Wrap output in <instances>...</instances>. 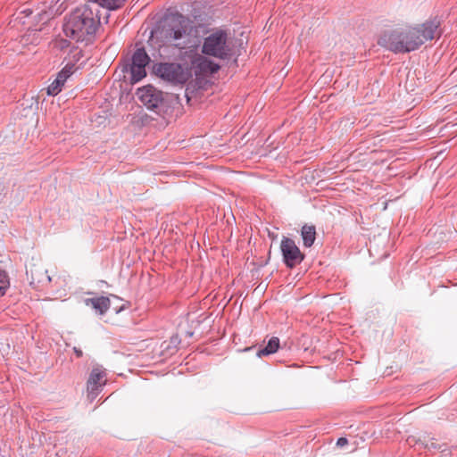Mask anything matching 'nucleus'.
I'll use <instances>...</instances> for the list:
<instances>
[{
  "mask_svg": "<svg viewBox=\"0 0 457 457\" xmlns=\"http://www.w3.org/2000/svg\"><path fill=\"white\" fill-rule=\"evenodd\" d=\"M440 21L435 17L416 26L386 30L378 44L395 54H405L419 49L426 41L441 37Z\"/></svg>",
  "mask_w": 457,
  "mask_h": 457,
  "instance_id": "obj_1",
  "label": "nucleus"
},
{
  "mask_svg": "<svg viewBox=\"0 0 457 457\" xmlns=\"http://www.w3.org/2000/svg\"><path fill=\"white\" fill-rule=\"evenodd\" d=\"M98 12L90 3L77 7L63 24L65 36L76 42L92 43L100 26Z\"/></svg>",
  "mask_w": 457,
  "mask_h": 457,
  "instance_id": "obj_2",
  "label": "nucleus"
},
{
  "mask_svg": "<svg viewBox=\"0 0 457 457\" xmlns=\"http://www.w3.org/2000/svg\"><path fill=\"white\" fill-rule=\"evenodd\" d=\"M137 96L141 103L159 116L164 118L171 112L173 96L157 89L152 85L138 88Z\"/></svg>",
  "mask_w": 457,
  "mask_h": 457,
  "instance_id": "obj_3",
  "label": "nucleus"
},
{
  "mask_svg": "<svg viewBox=\"0 0 457 457\" xmlns=\"http://www.w3.org/2000/svg\"><path fill=\"white\" fill-rule=\"evenodd\" d=\"M202 53L221 60H227L233 55V48L228 43V33L221 29H214L207 36L202 46Z\"/></svg>",
  "mask_w": 457,
  "mask_h": 457,
  "instance_id": "obj_4",
  "label": "nucleus"
},
{
  "mask_svg": "<svg viewBox=\"0 0 457 457\" xmlns=\"http://www.w3.org/2000/svg\"><path fill=\"white\" fill-rule=\"evenodd\" d=\"M191 30L189 21L182 14L179 15V20L173 24L169 25L164 29V38L167 44L180 50L191 47Z\"/></svg>",
  "mask_w": 457,
  "mask_h": 457,
  "instance_id": "obj_5",
  "label": "nucleus"
},
{
  "mask_svg": "<svg viewBox=\"0 0 457 457\" xmlns=\"http://www.w3.org/2000/svg\"><path fill=\"white\" fill-rule=\"evenodd\" d=\"M135 47L131 58L124 67L126 71H129L132 83L138 82L146 76L145 67L151 61L141 42H137Z\"/></svg>",
  "mask_w": 457,
  "mask_h": 457,
  "instance_id": "obj_6",
  "label": "nucleus"
},
{
  "mask_svg": "<svg viewBox=\"0 0 457 457\" xmlns=\"http://www.w3.org/2000/svg\"><path fill=\"white\" fill-rule=\"evenodd\" d=\"M154 73L173 84H184L191 77L187 67L177 62H160L154 67Z\"/></svg>",
  "mask_w": 457,
  "mask_h": 457,
  "instance_id": "obj_7",
  "label": "nucleus"
},
{
  "mask_svg": "<svg viewBox=\"0 0 457 457\" xmlns=\"http://www.w3.org/2000/svg\"><path fill=\"white\" fill-rule=\"evenodd\" d=\"M106 382V370L102 365H95L92 368L87 381V397L91 402L97 397Z\"/></svg>",
  "mask_w": 457,
  "mask_h": 457,
  "instance_id": "obj_8",
  "label": "nucleus"
},
{
  "mask_svg": "<svg viewBox=\"0 0 457 457\" xmlns=\"http://www.w3.org/2000/svg\"><path fill=\"white\" fill-rule=\"evenodd\" d=\"M280 250L283 256L285 265L293 269L299 265L304 259L305 255L301 252L295 242L289 237H283L280 243Z\"/></svg>",
  "mask_w": 457,
  "mask_h": 457,
  "instance_id": "obj_9",
  "label": "nucleus"
},
{
  "mask_svg": "<svg viewBox=\"0 0 457 457\" xmlns=\"http://www.w3.org/2000/svg\"><path fill=\"white\" fill-rule=\"evenodd\" d=\"M26 276L29 285L37 290H41L51 281L47 270L41 264L30 263L29 267H27Z\"/></svg>",
  "mask_w": 457,
  "mask_h": 457,
  "instance_id": "obj_10",
  "label": "nucleus"
},
{
  "mask_svg": "<svg viewBox=\"0 0 457 457\" xmlns=\"http://www.w3.org/2000/svg\"><path fill=\"white\" fill-rule=\"evenodd\" d=\"M220 66L204 55L197 54L191 62L195 76H208L216 73Z\"/></svg>",
  "mask_w": 457,
  "mask_h": 457,
  "instance_id": "obj_11",
  "label": "nucleus"
},
{
  "mask_svg": "<svg viewBox=\"0 0 457 457\" xmlns=\"http://www.w3.org/2000/svg\"><path fill=\"white\" fill-rule=\"evenodd\" d=\"M75 63H67L61 71L58 72L55 79L48 86L47 94L49 96H57L61 91L67 79L75 71Z\"/></svg>",
  "mask_w": 457,
  "mask_h": 457,
  "instance_id": "obj_12",
  "label": "nucleus"
},
{
  "mask_svg": "<svg viewBox=\"0 0 457 457\" xmlns=\"http://www.w3.org/2000/svg\"><path fill=\"white\" fill-rule=\"evenodd\" d=\"M86 304L92 306L100 314H104L110 308L111 302L107 296H99L86 299Z\"/></svg>",
  "mask_w": 457,
  "mask_h": 457,
  "instance_id": "obj_13",
  "label": "nucleus"
},
{
  "mask_svg": "<svg viewBox=\"0 0 457 457\" xmlns=\"http://www.w3.org/2000/svg\"><path fill=\"white\" fill-rule=\"evenodd\" d=\"M303 245L311 247L314 244L316 238V228L314 225H303L301 229Z\"/></svg>",
  "mask_w": 457,
  "mask_h": 457,
  "instance_id": "obj_14",
  "label": "nucleus"
},
{
  "mask_svg": "<svg viewBox=\"0 0 457 457\" xmlns=\"http://www.w3.org/2000/svg\"><path fill=\"white\" fill-rule=\"evenodd\" d=\"M280 346V340L277 337H272L269 341L268 344L260 348L257 351V356L262 357V356H268L270 354L275 353Z\"/></svg>",
  "mask_w": 457,
  "mask_h": 457,
  "instance_id": "obj_15",
  "label": "nucleus"
},
{
  "mask_svg": "<svg viewBox=\"0 0 457 457\" xmlns=\"http://www.w3.org/2000/svg\"><path fill=\"white\" fill-rule=\"evenodd\" d=\"M428 439L429 437H426L424 436V439L421 440L420 438L419 439H415V437H409L408 438V442L410 444L411 443H414L415 445H419V444H421L422 445H424V448L426 449H428V450H436V451H441V452H444L445 450V445L443 444V445H440L436 442H430V444H428ZM434 438H430V440H433Z\"/></svg>",
  "mask_w": 457,
  "mask_h": 457,
  "instance_id": "obj_16",
  "label": "nucleus"
},
{
  "mask_svg": "<svg viewBox=\"0 0 457 457\" xmlns=\"http://www.w3.org/2000/svg\"><path fill=\"white\" fill-rule=\"evenodd\" d=\"M126 0H92L91 4L96 8V4L109 10H116L123 6Z\"/></svg>",
  "mask_w": 457,
  "mask_h": 457,
  "instance_id": "obj_17",
  "label": "nucleus"
},
{
  "mask_svg": "<svg viewBox=\"0 0 457 457\" xmlns=\"http://www.w3.org/2000/svg\"><path fill=\"white\" fill-rule=\"evenodd\" d=\"M10 286L9 277L5 270L0 269V296L5 295Z\"/></svg>",
  "mask_w": 457,
  "mask_h": 457,
  "instance_id": "obj_18",
  "label": "nucleus"
},
{
  "mask_svg": "<svg viewBox=\"0 0 457 457\" xmlns=\"http://www.w3.org/2000/svg\"><path fill=\"white\" fill-rule=\"evenodd\" d=\"M170 344H171V342H167V341H164L161 344L162 354L164 352H166L167 354L171 355L177 352L176 345L171 346Z\"/></svg>",
  "mask_w": 457,
  "mask_h": 457,
  "instance_id": "obj_19",
  "label": "nucleus"
},
{
  "mask_svg": "<svg viewBox=\"0 0 457 457\" xmlns=\"http://www.w3.org/2000/svg\"><path fill=\"white\" fill-rule=\"evenodd\" d=\"M56 44L61 50L67 48L70 46V42L67 39H60Z\"/></svg>",
  "mask_w": 457,
  "mask_h": 457,
  "instance_id": "obj_20",
  "label": "nucleus"
},
{
  "mask_svg": "<svg viewBox=\"0 0 457 457\" xmlns=\"http://www.w3.org/2000/svg\"><path fill=\"white\" fill-rule=\"evenodd\" d=\"M348 444V440L345 437H339L337 442V445L343 447Z\"/></svg>",
  "mask_w": 457,
  "mask_h": 457,
  "instance_id": "obj_21",
  "label": "nucleus"
},
{
  "mask_svg": "<svg viewBox=\"0 0 457 457\" xmlns=\"http://www.w3.org/2000/svg\"><path fill=\"white\" fill-rule=\"evenodd\" d=\"M180 457H204V456H200V455H197L195 453H189V452H186V453H183Z\"/></svg>",
  "mask_w": 457,
  "mask_h": 457,
  "instance_id": "obj_22",
  "label": "nucleus"
},
{
  "mask_svg": "<svg viewBox=\"0 0 457 457\" xmlns=\"http://www.w3.org/2000/svg\"><path fill=\"white\" fill-rule=\"evenodd\" d=\"M73 352L78 358H81L83 356V352L78 347H73Z\"/></svg>",
  "mask_w": 457,
  "mask_h": 457,
  "instance_id": "obj_23",
  "label": "nucleus"
},
{
  "mask_svg": "<svg viewBox=\"0 0 457 457\" xmlns=\"http://www.w3.org/2000/svg\"><path fill=\"white\" fill-rule=\"evenodd\" d=\"M21 12L24 13L26 16H29L32 13V11L29 8H25Z\"/></svg>",
  "mask_w": 457,
  "mask_h": 457,
  "instance_id": "obj_24",
  "label": "nucleus"
},
{
  "mask_svg": "<svg viewBox=\"0 0 457 457\" xmlns=\"http://www.w3.org/2000/svg\"><path fill=\"white\" fill-rule=\"evenodd\" d=\"M81 55H82L81 51H79V52L76 54L75 57L77 58V60H79V57H80Z\"/></svg>",
  "mask_w": 457,
  "mask_h": 457,
  "instance_id": "obj_25",
  "label": "nucleus"
}]
</instances>
